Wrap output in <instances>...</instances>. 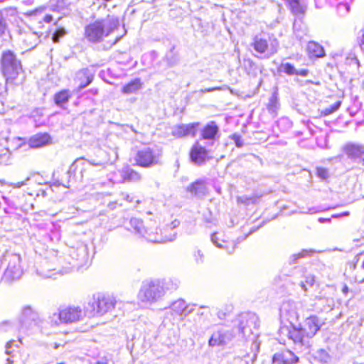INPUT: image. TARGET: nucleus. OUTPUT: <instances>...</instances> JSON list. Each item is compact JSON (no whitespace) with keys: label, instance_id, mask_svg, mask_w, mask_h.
Returning <instances> with one entry per match:
<instances>
[{"label":"nucleus","instance_id":"nucleus-1","mask_svg":"<svg viewBox=\"0 0 364 364\" xmlns=\"http://www.w3.org/2000/svg\"><path fill=\"white\" fill-rule=\"evenodd\" d=\"M179 284V280L172 277L146 280L137 294L139 303L143 306H150L161 301L167 291H176Z\"/></svg>","mask_w":364,"mask_h":364},{"label":"nucleus","instance_id":"nucleus-2","mask_svg":"<svg viewBox=\"0 0 364 364\" xmlns=\"http://www.w3.org/2000/svg\"><path fill=\"white\" fill-rule=\"evenodd\" d=\"M118 18L108 16L97 20L85 28V38L90 43H98L104 41L119 26Z\"/></svg>","mask_w":364,"mask_h":364},{"label":"nucleus","instance_id":"nucleus-3","mask_svg":"<svg viewBox=\"0 0 364 364\" xmlns=\"http://www.w3.org/2000/svg\"><path fill=\"white\" fill-rule=\"evenodd\" d=\"M115 299L100 293L93 294L85 306V313L89 317L101 316L112 311L115 306Z\"/></svg>","mask_w":364,"mask_h":364},{"label":"nucleus","instance_id":"nucleus-4","mask_svg":"<svg viewBox=\"0 0 364 364\" xmlns=\"http://www.w3.org/2000/svg\"><path fill=\"white\" fill-rule=\"evenodd\" d=\"M19 323L21 331L33 334L41 331L45 321L35 309L31 306H25L22 308Z\"/></svg>","mask_w":364,"mask_h":364},{"label":"nucleus","instance_id":"nucleus-5","mask_svg":"<svg viewBox=\"0 0 364 364\" xmlns=\"http://www.w3.org/2000/svg\"><path fill=\"white\" fill-rule=\"evenodd\" d=\"M65 260L68 265L62 266V269L60 271L63 274L82 267L87 264L89 260L87 246L82 243L76 247H70Z\"/></svg>","mask_w":364,"mask_h":364},{"label":"nucleus","instance_id":"nucleus-6","mask_svg":"<svg viewBox=\"0 0 364 364\" xmlns=\"http://www.w3.org/2000/svg\"><path fill=\"white\" fill-rule=\"evenodd\" d=\"M21 259L20 255L17 254H8L4 257L1 264L6 266V269L1 277V280L11 282L20 279L23 274Z\"/></svg>","mask_w":364,"mask_h":364},{"label":"nucleus","instance_id":"nucleus-7","mask_svg":"<svg viewBox=\"0 0 364 364\" xmlns=\"http://www.w3.org/2000/svg\"><path fill=\"white\" fill-rule=\"evenodd\" d=\"M165 318L168 319L171 322L178 320H183L188 315L193 312V309L190 308L183 299H178L170 304L167 308H165Z\"/></svg>","mask_w":364,"mask_h":364},{"label":"nucleus","instance_id":"nucleus-8","mask_svg":"<svg viewBox=\"0 0 364 364\" xmlns=\"http://www.w3.org/2000/svg\"><path fill=\"white\" fill-rule=\"evenodd\" d=\"M161 157L159 149L144 147L137 151L134 159L138 166L148 168L160 164Z\"/></svg>","mask_w":364,"mask_h":364},{"label":"nucleus","instance_id":"nucleus-9","mask_svg":"<svg viewBox=\"0 0 364 364\" xmlns=\"http://www.w3.org/2000/svg\"><path fill=\"white\" fill-rule=\"evenodd\" d=\"M259 326L257 316L253 313L241 314L238 318L237 330L245 338L255 333Z\"/></svg>","mask_w":364,"mask_h":364},{"label":"nucleus","instance_id":"nucleus-10","mask_svg":"<svg viewBox=\"0 0 364 364\" xmlns=\"http://www.w3.org/2000/svg\"><path fill=\"white\" fill-rule=\"evenodd\" d=\"M1 64L2 71L7 80L16 79L22 70L20 61L10 50L4 53Z\"/></svg>","mask_w":364,"mask_h":364},{"label":"nucleus","instance_id":"nucleus-11","mask_svg":"<svg viewBox=\"0 0 364 364\" xmlns=\"http://www.w3.org/2000/svg\"><path fill=\"white\" fill-rule=\"evenodd\" d=\"M255 51L259 53H266L267 58H270L277 53L279 48V41L276 38L267 40L262 36H255L252 43Z\"/></svg>","mask_w":364,"mask_h":364},{"label":"nucleus","instance_id":"nucleus-12","mask_svg":"<svg viewBox=\"0 0 364 364\" xmlns=\"http://www.w3.org/2000/svg\"><path fill=\"white\" fill-rule=\"evenodd\" d=\"M84 314L80 306H69L60 309V316L63 323H72L81 321Z\"/></svg>","mask_w":364,"mask_h":364},{"label":"nucleus","instance_id":"nucleus-13","mask_svg":"<svg viewBox=\"0 0 364 364\" xmlns=\"http://www.w3.org/2000/svg\"><path fill=\"white\" fill-rule=\"evenodd\" d=\"M16 343L15 341H11L6 346V353L9 355L6 364H25L28 360V353L12 349L14 345L16 348H18L17 344H15Z\"/></svg>","mask_w":364,"mask_h":364},{"label":"nucleus","instance_id":"nucleus-14","mask_svg":"<svg viewBox=\"0 0 364 364\" xmlns=\"http://www.w3.org/2000/svg\"><path fill=\"white\" fill-rule=\"evenodd\" d=\"M279 312L280 318L289 321L291 324L296 321L299 317L296 303L292 301H284L280 307Z\"/></svg>","mask_w":364,"mask_h":364},{"label":"nucleus","instance_id":"nucleus-15","mask_svg":"<svg viewBox=\"0 0 364 364\" xmlns=\"http://www.w3.org/2000/svg\"><path fill=\"white\" fill-rule=\"evenodd\" d=\"M324 323L316 316H311L306 318L301 328L307 339L313 338L320 330Z\"/></svg>","mask_w":364,"mask_h":364},{"label":"nucleus","instance_id":"nucleus-16","mask_svg":"<svg viewBox=\"0 0 364 364\" xmlns=\"http://www.w3.org/2000/svg\"><path fill=\"white\" fill-rule=\"evenodd\" d=\"M220 129L215 122L211 121L206 124L200 130V139L208 141L209 145H213L219 138Z\"/></svg>","mask_w":364,"mask_h":364},{"label":"nucleus","instance_id":"nucleus-17","mask_svg":"<svg viewBox=\"0 0 364 364\" xmlns=\"http://www.w3.org/2000/svg\"><path fill=\"white\" fill-rule=\"evenodd\" d=\"M190 158L191 161L197 166L205 164L210 159L207 149L198 142L192 146L190 151Z\"/></svg>","mask_w":364,"mask_h":364},{"label":"nucleus","instance_id":"nucleus-18","mask_svg":"<svg viewBox=\"0 0 364 364\" xmlns=\"http://www.w3.org/2000/svg\"><path fill=\"white\" fill-rule=\"evenodd\" d=\"M234 336L232 331L220 329L212 334L208 344L210 346L225 345L232 341Z\"/></svg>","mask_w":364,"mask_h":364},{"label":"nucleus","instance_id":"nucleus-19","mask_svg":"<svg viewBox=\"0 0 364 364\" xmlns=\"http://www.w3.org/2000/svg\"><path fill=\"white\" fill-rule=\"evenodd\" d=\"M199 124V122H195L176 125L173 127L171 134L177 138H182L188 136H195Z\"/></svg>","mask_w":364,"mask_h":364},{"label":"nucleus","instance_id":"nucleus-20","mask_svg":"<svg viewBox=\"0 0 364 364\" xmlns=\"http://www.w3.org/2000/svg\"><path fill=\"white\" fill-rule=\"evenodd\" d=\"M343 151L354 161H360L364 156V146L360 144L348 143L343 147Z\"/></svg>","mask_w":364,"mask_h":364},{"label":"nucleus","instance_id":"nucleus-21","mask_svg":"<svg viewBox=\"0 0 364 364\" xmlns=\"http://www.w3.org/2000/svg\"><path fill=\"white\" fill-rule=\"evenodd\" d=\"M288 337L292 340L295 344L306 348L309 347V339L306 338L304 331L301 327L292 326L291 329L288 331Z\"/></svg>","mask_w":364,"mask_h":364},{"label":"nucleus","instance_id":"nucleus-22","mask_svg":"<svg viewBox=\"0 0 364 364\" xmlns=\"http://www.w3.org/2000/svg\"><path fill=\"white\" fill-rule=\"evenodd\" d=\"M186 191L193 196L202 198L207 193L205 182L203 180H197L196 181L190 184L186 188Z\"/></svg>","mask_w":364,"mask_h":364},{"label":"nucleus","instance_id":"nucleus-23","mask_svg":"<svg viewBox=\"0 0 364 364\" xmlns=\"http://www.w3.org/2000/svg\"><path fill=\"white\" fill-rule=\"evenodd\" d=\"M55 269L46 259H43L36 266V274L42 278H50Z\"/></svg>","mask_w":364,"mask_h":364},{"label":"nucleus","instance_id":"nucleus-24","mask_svg":"<svg viewBox=\"0 0 364 364\" xmlns=\"http://www.w3.org/2000/svg\"><path fill=\"white\" fill-rule=\"evenodd\" d=\"M211 241L216 247L225 249L228 254H232L235 250L236 244L235 242L220 240L217 232L212 234Z\"/></svg>","mask_w":364,"mask_h":364},{"label":"nucleus","instance_id":"nucleus-25","mask_svg":"<svg viewBox=\"0 0 364 364\" xmlns=\"http://www.w3.org/2000/svg\"><path fill=\"white\" fill-rule=\"evenodd\" d=\"M50 140V135L46 133L37 134L30 138L28 145L31 148H39L48 144Z\"/></svg>","mask_w":364,"mask_h":364},{"label":"nucleus","instance_id":"nucleus-26","mask_svg":"<svg viewBox=\"0 0 364 364\" xmlns=\"http://www.w3.org/2000/svg\"><path fill=\"white\" fill-rule=\"evenodd\" d=\"M76 78L80 82L78 90H81L92 82L93 75L89 69L84 68L77 73Z\"/></svg>","mask_w":364,"mask_h":364},{"label":"nucleus","instance_id":"nucleus-27","mask_svg":"<svg viewBox=\"0 0 364 364\" xmlns=\"http://www.w3.org/2000/svg\"><path fill=\"white\" fill-rule=\"evenodd\" d=\"M140 236L144 237L147 241L151 242H171L176 239V233H174L171 237H166L165 238H161V236L157 232L149 231L145 228L144 230L143 231V235H141Z\"/></svg>","mask_w":364,"mask_h":364},{"label":"nucleus","instance_id":"nucleus-28","mask_svg":"<svg viewBox=\"0 0 364 364\" xmlns=\"http://www.w3.org/2000/svg\"><path fill=\"white\" fill-rule=\"evenodd\" d=\"M41 35L42 33L29 31L23 36V41L29 49L34 48L40 42Z\"/></svg>","mask_w":364,"mask_h":364},{"label":"nucleus","instance_id":"nucleus-29","mask_svg":"<svg viewBox=\"0 0 364 364\" xmlns=\"http://www.w3.org/2000/svg\"><path fill=\"white\" fill-rule=\"evenodd\" d=\"M307 52L310 58H322L325 55L323 46L315 41L309 42Z\"/></svg>","mask_w":364,"mask_h":364},{"label":"nucleus","instance_id":"nucleus-30","mask_svg":"<svg viewBox=\"0 0 364 364\" xmlns=\"http://www.w3.org/2000/svg\"><path fill=\"white\" fill-rule=\"evenodd\" d=\"M291 12L296 16L304 14L306 11V4L302 0H286Z\"/></svg>","mask_w":364,"mask_h":364},{"label":"nucleus","instance_id":"nucleus-31","mask_svg":"<svg viewBox=\"0 0 364 364\" xmlns=\"http://www.w3.org/2000/svg\"><path fill=\"white\" fill-rule=\"evenodd\" d=\"M142 88V82L139 78H135L125 85L122 90V93L130 95L136 93Z\"/></svg>","mask_w":364,"mask_h":364},{"label":"nucleus","instance_id":"nucleus-32","mask_svg":"<svg viewBox=\"0 0 364 364\" xmlns=\"http://www.w3.org/2000/svg\"><path fill=\"white\" fill-rule=\"evenodd\" d=\"M71 97L70 92L63 90L56 93L54 96L55 103L60 107H64Z\"/></svg>","mask_w":364,"mask_h":364},{"label":"nucleus","instance_id":"nucleus-33","mask_svg":"<svg viewBox=\"0 0 364 364\" xmlns=\"http://www.w3.org/2000/svg\"><path fill=\"white\" fill-rule=\"evenodd\" d=\"M122 176L124 181H138L141 179L139 173L128 167L122 170Z\"/></svg>","mask_w":364,"mask_h":364},{"label":"nucleus","instance_id":"nucleus-34","mask_svg":"<svg viewBox=\"0 0 364 364\" xmlns=\"http://www.w3.org/2000/svg\"><path fill=\"white\" fill-rule=\"evenodd\" d=\"M129 224L135 234L138 235L139 236L143 235L144 226L143 224V221L141 220L136 218H132L130 219Z\"/></svg>","mask_w":364,"mask_h":364},{"label":"nucleus","instance_id":"nucleus-35","mask_svg":"<svg viewBox=\"0 0 364 364\" xmlns=\"http://www.w3.org/2000/svg\"><path fill=\"white\" fill-rule=\"evenodd\" d=\"M48 8L53 12H63L65 9V2L64 0H50Z\"/></svg>","mask_w":364,"mask_h":364},{"label":"nucleus","instance_id":"nucleus-36","mask_svg":"<svg viewBox=\"0 0 364 364\" xmlns=\"http://www.w3.org/2000/svg\"><path fill=\"white\" fill-rule=\"evenodd\" d=\"M314 356L321 363H328L331 358L327 350L323 348L317 350Z\"/></svg>","mask_w":364,"mask_h":364},{"label":"nucleus","instance_id":"nucleus-37","mask_svg":"<svg viewBox=\"0 0 364 364\" xmlns=\"http://www.w3.org/2000/svg\"><path fill=\"white\" fill-rule=\"evenodd\" d=\"M279 108V103L278 98L275 94H274L269 100L267 105V109L272 114L276 115Z\"/></svg>","mask_w":364,"mask_h":364},{"label":"nucleus","instance_id":"nucleus-38","mask_svg":"<svg viewBox=\"0 0 364 364\" xmlns=\"http://www.w3.org/2000/svg\"><path fill=\"white\" fill-rule=\"evenodd\" d=\"M278 72L284 73L288 75H295V73H297V70L289 63H282L278 67Z\"/></svg>","mask_w":364,"mask_h":364},{"label":"nucleus","instance_id":"nucleus-39","mask_svg":"<svg viewBox=\"0 0 364 364\" xmlns=\"http://www.w3.org/2000/svg\"><path fill=\"white\" fill-rule=\"evenodd\" d=\"M314 252V251L311 250H303L301 252L298 254H294L291 255L289 258V264H296L299 259L311 255Z\"/></svg>","mask_w":364,"mask_h":364},{"label":"nucleus","instance_id":"nucleus-40","mask_svg":"<svg viewBox=\"0 0 364 364\" xmlns=\"http://www.w3.org/2000/svg\"><path fill=\"white\" fill-rule=\"evenodd\" d=\"M192 257L196 265H201L205 261V255L203 251L196 247L192 252Z\"/></svg>","mask_w":364,"mask_h":364},{"label":"nucleus","instance_id":"nucleus-41","mask_svg":"<svg viewBox=\"0 0 364 364\" xmlns=\"http://www.w3.org/2000/svg\"><path fill=\"white\" fill-rule=\"evenodd\" d=\"M56 28L53 34L52 40L54 43L59 42L60 39L67 34L66 30L58 26V22L55 23Z\"/></svg>","mask_w":364,"mask_h":364},{"label":"nucleus","instance_id":"nucleus-42","mask_svg":"<svg viewBox=\"0 0 364 364\" xmlns=\"http://www.w3.org/2000/svg\"><path fill=\"white\" fill-rule=\"evenodd\" d=\"M285 364H294L299 361V357L291 350L283 352Z\"/></svg>","mask_w":364,"mask_h":364},{"label":"nucleus","instance_id":"nucleus-43","mask_svg":"<svg viewBox=\"0 0 364 364\" xmlns=\"http://www.w3.org/2000/svg\"><path fill=\"white\" fill-rule=\"evenodd\" d=\"M257 200L258 198L256 196H242L237 198V200L238 203L247 205L257 203Z\"/></svg>","mask_w":364,"mask_h":364},{"label":"nucleus","instance_id":"nucleus-44","mask_svg":"<svg viewBox=\"0 0 364 364\" xmlns=\"http://www.w3.org/2000/svg\"><path fill=\"white\" fill-rule=\"evenodd\" d=\"M341 105V101H337L336 103H334L332 105H330L329 107L325 108L323 110H322L321 113L323 116H328L331 114L332 113L336 112Z\"/></svg>","mask_w":364,"mask_h":364},{"label":"nucleus","instance_id":"nucleus-45","mask_svg":"<svg viewBox=\"0 0 364 364\" xmlns=\"http://www.w3.org/2000/svg\"><path fill=\"white\" fill-rule=\"evenodd\" d=\"M316 175L318 178L322 180H326L329 177L328 170L326 168L323 167H317L316 168Z\"/></svg>","mask_w":364,"mask_h":364},{"label":"nucleus","instance_id":"nucleus-46","mask_svg":"<svg viewBox=\"0 0 364 364\" xmlns=\"http://www.w3.org/2000/svg\"><path fill=\"white\" fill-rule=\"evenodd\" d=\"M304 27V32L305 33L306 31V28L304 26H303L301 23H297L296 22L294 23V33L296 35V37L299 38V40H301L303 38V35H301L299 32V30H302Z\"/></svg>","mask_w":364,"mask_h":364},{"label":"nucleus","instance_id":"nucleus-47","mask_svg":"<svg viewBox=\"0 0 364 364\" xmlns=\"http://www.w3.org/2000/svg\"><path fill=\"white\" fill-rule=\"evenodd\" d=\"M291 121L286 117L281 118L277 121V126L279 127H284V129H289L291 127Z\"/></svg>","mask_w":364,"mask_h":364},{"label":"nucleus","instance_id":"nucleus-48","mask_svg":"<svg viewBox=\"0 0 364 364\" xmlns=\"http://www.w3.org/2000/svg\"><path fill=\"white\" fill-rule=\"evenodd\" d=\"M230 138L234 141L237 147L241 148L243 146L244 141L240 134H233L230 136Z\"/></svg>","mask_w":364,"mask_h":364},{"label":"nucleus","instance_id":"nucleus-49","mask_svg":"<svg viewBox=\"0 0 364 364\" xmlns=\"http://www.w3.org/2000/svg\"><path fill=\"white\" fill-rule=\"evenodd\" d=\"M50 322L52 325H59L60 323H63L62 322L61 317L60 316V311L58 313H54L49 317Z\"/></svg>","mask_w":364,"mask_h":364},{"label":"nucleus","instance_id":"nucleus-50","mask_svg":"<svg viewBox=\"0 0 364 364\" xmlns=\"http://www.w3.org/2000/svg\"><path fill=\"white\" fill-rule=\"evenodd\" d=\"M283 353H275L272 357V364H285Z\"/></svg>","mask_w":364,"mask_h":364},{"label":"nucleus","instance_id":"nucleus-51","mask_svg":"<svg viewBox=\"0 0 364 364\" xmlns=\"http://www.w3.org/2000/svg\"><path fill=\"white\" fill-rule=\"evenodd\" d=\"M314 282H315L314 277L312 276H309L306 277L305 283L304 282H301L300 286L304 291H306L307 288H306V284H308L309 286H313Z\"/></svg>","mask_w":364,"mask_h":364},{"label":"nucleus","instance_id":"nucleus-52","mask_svg":"<svg viewBox=\"0 0 364 364\" xmlns=\"http://www.w3.org/2000/svg\"><path fill=\"white\" fill-rule=\"evenodd\" d=\"M350 6L347 4H339L337 11L341 15H345L349 12Z\"/></svg>","mask_w":364,"mask_h":364},{"label":"nucleus","instance_id":"nucleus-53","mask_svg":"<svg viewBox=\"0 0 364 364\" xmlns=\"http://www.w3.org/2000/svg\"><path fill=\"white\" fill-rule=\"evenodd\" d=\"M7 29V23L0 12V36H2Z\"/></svg>","mask_w":364,"mask_h":364},{"label":"nucleus","instance_id":"nucleus-54","mask_svg":"<svg viewBox=\"0 0 364 364\" xmlns=\"http://www.w3.org/2000/svg\"><path fill=\"white\" fill-rule=\"evenodd\" d=\"M11 327L9 321H4L0 323V329L3 331H8Z\"/></svg>","mask_w":364,"mask_h":364},{"label":"nucleus","instance_id":"nucleus-55","mask_svg":"<svg viewBox=\"0 0 364 364\" xmlns=\"http://www.w3.org/2000/svg\"><path fill=\"white\" fill-rule=\"evenodd\" d=\"M347 60L349 61L348 62L349 64H355V65H357L358 67H359V65H360L359 60L357 58V57H355V56L348 57V58H347Z\"/></svg>","mask_w":364,"mask_h":364},{"label":"nucleus","instance_id":"nucleus-56","mask_svg":"<svg viewBox=\"0 0 364 364\" xmlns=\"http://www.w3.org/2000/svg\"><path fill=\"white\" fill-rule=\"evenodd\" d=\"M6 92V87L0 85V104L3 103L4 93Z\"/></svg>","mask_w":364,"mask_h":364},{"label":"nucleus","instance_id":"nucleus-57","mask_svg":"<svg viewBox=\"0 0 364 364\" xmlns=\"http://www.w3.org/2000/svg\"><path fill=\"white\" fill-rule=\"evenodd\" d=\"M308 73H309L308 70H306V69H301L300 70H297V73H295V75H300V76H302V77H306V76H307Z\"/></svg>","mask_w":364,"mask_h":364},{"label":"nucleus","instance_id":"nucleus-58","mask_svg":"<svg viewBox=\"0 0 364 364\" xmlns=\"http://www.w3.org/2000/svg\"><path fill=\"white\" fill-rule=\"evenodd\" d=\"M222 90L221 87H212V88H208V89H205V90H201L200 92L204 93V92H213V91H215V90Z\"/></svg>","mask_w":364,"mask_h":364},{"label":"nucleus","instance_id":"nucleus-59","mask_svg":"<svg viewBox=\"0 0 364 364\" xmlns=\"http://www.w3.org/2000/svg\"><path fill=\"white\" fill-rule=\"evenodd\" d=\"M349 215H350V213L348 211H346L341 214L333 215L332 218H341V217H346V216H349Z\"/></svg>","mask_w":364,"mask_h":364},{"label":"nucleus","instance_id":"nucleus-60","mask_svg":"<svg viewBox=\"0 0 364 364\" xmlns=\"http://www.w3.org/2000/svg\"><path fill=\"white\" fill-rule=\"evenodd\" d=\"M121 196H122L123 199L126 200L127 201H128V202L132 201L133 198L128 193H122L121 194Z\"/></svg>","mask_w":364,"mask_h":364},{"label":"nucleus","instance_id":"nucleus-61","mask_svg":"<svg viewBox=\"0 0 364 364\" xmlns=\"http://www.w3.org/2000/svg\"><path fill=\"white\" fill-rule=\"evenodd\" d=\"M357 261L362 260V267L364 269V252L356 256Z\"/></svg>","mask_w":364,"mask_h":364},{"label":"nucleus","instance_id":"nucleus-62","mask_svg":"<svg viewBox=\"0 0 364 364\" xmlns=\"http://www.w3.org/2000/svg\"><path fill=\"white\" fill-rule=\"evenodd\" d=\"M207 306H202L198 310V315L203 316L205 314V310L207 309Z\"/></svg>","mask_w":364,"mask_h":364},{"label":"nucleus","instance_id":"nucleus-63","mask_svg":"<svg viewBox=\"0 0 364 364\" xmlns=\"http://www.w3.org/2000/svg\"><path fill=\"white\" fill-rule=\"evenodd\" d=\"M53 20V16L50 14H47L43 17V21L46 23H50Z\"/></svg>","mask_w":364,"mask_h":364},{"label":"nucleus","instance_id":"nucleus-64","mask_svg":"<svg viewBox=\"0 0 364 364\" xmlns=\"http://www.w3.org/2000/svg\"><path fill=\"white\" fill-rule=\"evenodd\" d=\"M360 47L362 50H364V32L360 41Z\"/></svg>","mask_w":364,"mask_h":364}]
</instances>
